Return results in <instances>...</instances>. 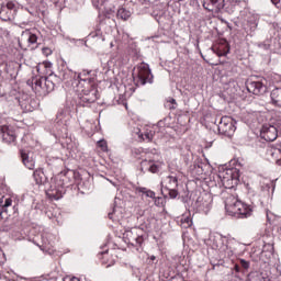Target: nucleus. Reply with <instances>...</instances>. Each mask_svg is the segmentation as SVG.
<instances>
[{"mask_svg":"<svg viewBox=\"0 0 281 281\" xmlns=\"http://www.w3.org/2000/svg\"><path fill=\"white\" fill-rule=\"evenodd\" d=\"M225 210L228 216L234 218H249L254 210L245 202L238 200L235 195L228 194L225 198Z\"/></svg>","mask_w":281,"mask_h":281,"instance_id":"obj_1","label":"nucleus"},{"mask_svg":"<svg viewBox=\"0 0 281 281\" xmlns=\"http://www.w3.org/2000/svg\"><path fill=\"white\" fill-rule=\"evenodd\" d=\"M27 85H32L33 91L36 95H47L54 91L56 83H54V74H50L48 77H34L31 81H27Z\"/></svg>","mask_w":281,"mask_h":281,"instance_id":"obj_2","label":"nucleus"},{"mask_svg":"<svg viewBox=\"0 0 281 281\" xmlns=\"http://www.w3.org/2000/svg\"><path fill=\"white\" fill-rule=\"evenodd\" d=\"M82 82L83 83L79 86H85V88L81 90L79 104L80 106H91V104L98 100V89L93 87V83H91V78L89 77L85 78Z\"/></svg>","mask_w":281,"mask_h":281,"instance_id":"obj_3","label":"nucleus"},{"mask_svg":"<svg viewBox=\"0 0 281 281\" xmlns=\"http://www.w3.org/2000/svg\"><path fill=\"white\" fill-rule=\"evenodd\" d=\"M212 249H215L226 258L234 256V248H232V240L223 235H214L210 238Z\"/></svg>","mask_w":281,"mask_h":281,"instance_id":"obj_4","label":"nucleus"},{"mask_svg":"<svg viewBox=\"0 0 281 281\" xmlns=\"http://www.w3.org/2000/svg\"><path fill=\"white\" fill-rule=\"evenodd\" d=\"M218 179L222 181V186L227 190H232L240 183V170L237 168H229L220 171Z\"/></svg>","mask_w":281,"mask_h":281,"instance_id":"obj_5","label":"nucleus"},{"mask_svg":"<svg viewBox=\"0 0 281 281\" xmlns=\"http://www.w3.org/2000/svg\"><path fill=\"white\" fill-rule=\"evenodd\" d=\"M217 131L224 137H233L234 133H236V121L232 116H222L217 125Z\"/></svg>","mask_w":281,"mask_h":281,"instance_id":"obj_6","label":"nucleus"},{"mask_svg":"<svg viewBox=\"0 0 281 281\" xmlns=\"http://www.w3.org/2000/svg\"><path fill=\"white\" fill-rule=\"evenodd\" d=\"M177 188H179V179L177 176H168L165 179V187H162L161 193L165 196H169V199H177V196H179Z\"/></svg>","mask_w":281,"mask_h":281,"instance_id":"obj_7","label":"nucleus"},{"mask_svg":"<svg viewBox=\"0 0 281 281\" xmlns=\"http://www.w3.org/2000/svg\"><path fill=\"white\" fill-rule=\"evenodd\" d=\"M153 85V72H150V67L148 64L142 63L137 67V81L136 86L137 87H144V85Z\"/></svg>","mask_w":281,"mask_h":281,"instance_id":"obj_8","label":"nucleus"},{"mask_svg":"<svg viewBox=\"0 0 281 281\" xmlns=\"http://www.w3.org/2000/svg\"><path fill=\"white\" fill-rule=\"evenodd\" d=\"M53 78H56L57 82H71L72 80H78L79 85H82V74H76V71L69 69V68H64L59 70L58 76L53 75Z\"/></svg>","mask_w":281,"mask_h":281,"instance_id":"obj_9","label":"nucleus"},{"mask_svg":"<svg viewBox=\"0 0 281 281\" xmlns=\"http://www.w3.org/2000/svg\"><path fill=\"white\" fill-rule=\"evenodd\" d=\"M140 232L142 229L139 228H132L130 231H125V233L123 234L125 243L132 245V247H137V245H142V243H144V236L139 234Z\"/></svg>","mask_w":281,"mask_h":281,"instance_id":"obj_10","label":"nucleus"},{"mask_svg":"<svg viewBox=\"0 0 281 281\" xmlns=\"http://www.w3.org/2000/svg\"><path fill=\"white\" fill-rule=\"evenodd\" d=\"M195 207L199 212L207 214L212 210V195L209 193L200 195L195 201Z\"/></svg>","mask_w":281,"mask_h":281,"instance_id":"obj_11","label":"nucleus"},{"mask_svg":"<svg viewBox=\"0 0 281 281\" xmlns=\"http://www.w3.org/2000/svg\"><path fill=\"white\" fill-rule=\"evenodd\" d=\"M52 183L55 184H50L46 190L47 196H49V199H54L55 201L63 199V194H65V187L60 184V181L56 182L54 179H52Z\"/></svg>","mask_w":281,"mask_h":281,"instance_id":"obj_12","label":"nucleus"},{"mask_svg":"<svg viewBox=\"0 0 281 281\" xmlns=\"http://www.w3.org/2000/svg\"><path fill=\"white\" fill-rule=\"evenodd\" d=\"M246 89L254 95H263V93H267V86L262 81L247 80Z\"/></svg>","mask_w":281,"mask_h":281,"instance_id":"obj_13","label":"nucleus"},{"mask_svg":"<svg viewBox=\"0 0 281 281\" xmlns=\"http://www.w3.org/2000/svg\"><path fill=\"white\" fill-rule=\"evenodd\" d=\"M0 137L5 144H14L16 142V132L12 126L2 125L0 126Z\"/></svg>","mask_w":281,"mask_h":281,"instance_id":"obj_14","label":"nucleus"},{"mask_svg":"<svg viewBox=\"0 0 281 281\" xmlns=\"http://www.w3.org/2000/svg\"><path fill=\"white\" fill-rule=\"evenodd\" d=\"M261 137L266 142H276L278 139V126L272 124L262 125Z\"/></svg>","mask_w":281,"mask_h":281,"instance_id":"obj_15","label":"nucleus"},{"mask_svg":"<svg viewBox=\"0 0 281 281\" xmlns=\"http://www.w3.org/2000/svg\"><path fill=\"white\" fill-rule=\"evenodd\" d=\"M202 5L207 12L218 14L225 8V0H202Z\"/></svg>","mask_w":281,"mask_h":281,"instance_id":"obj_16","label":"nucleus"},{"mask_svg":"<svg viewBox=\"0 0 281 281\" xmlns=\"http://www.w3.org/2000/svg\"><path fill=\"white\" fill-rule=\"evenodd\" d=\"M161 170V165L157 160L144 159L140 161V172H151V175H157Z\"/></svg>","mask_w":281,"mask_h":281,"instance_id":"obj_17","label":"nucleus"},{"mask_svg":"<svg viewBox=\"0 0 281 281\" xmlns=\"http://www.w3.org/2000/svg\"><path fill=\"white\" fill-rule=\"evenodd\" d=\"M33 179L36 186H46V183L49 181V178H47L42 168H38L33 172Z\"/></svg>","mask_w":281,"mask_h":281,"instance_id":"obj_18","label":"nucleus"},{"mask_svg":"<svg viewBox=\"0 0 281 281\" xmlns=\"http://www.w3.org/2000/svg\"><path fill=\"white\" fill-rule=\"evenodd\" d=\"M151 15L159 23V21H161V19H164V16H166V4L165 3L156 4L154 7V11H153Z\"/></svg>","mask_w":281,"mask_h":281,"instance_id":"obj_19","label":"nucleus"},{"mask_svg":"<svg viewBox=\"0 0 281 281\" xmlns=\"http://www.w3.org/2000/svg\"><path fill=\"white\" fill-rule=\"evenodd\" d=\"M212 50L220 57L227 56V54H229V44H227V42H224L222 44L213 46Z\"/></svg>","mask_w":281,"mask_h":281,"instance_id":"obj_20","label":"nucleus"},{"mask_svg":"<svg viewBox=\"0 0 281 281\" xmlns=\"http://www.w3.org/2000/svg\"><path fill=\"white\" fill-rule=\"evenodd\" d=\"M270 99H271V103L274 106H279L281 109V88H274L270 92Z\"/></svg>","mask_w":281,"mask_h":281,"instance_id":"obj_21","label":"nucleus"},{"mask_svg":"<svg viewBox=\"0 0 281 281\" xmlns=\"http://www.w3.org/2000/svg\"><path fill=\"white\" fill-rule=\"evenodd\" d=\"M178 225H180V227H182L183 229L192 227V217H190V215H182L178 220Z\"/></svg>","mask_w":281,"mask_h":281,"instance_id":"obj_22","label":"nucleus"},{"mask_svg":"<svg viewBox=\"0 0 281 281\" xmlns=\"http://www.w3.org/2000/svg\"><path fill=\"white\" fill-rule=\"evenodd\" d=\"M14 16V13L12 12V10H9L5 7H2L0 10V19L2 21H12V18Z\"/></svg>","mask_w":281,"mask_h":281,"instance_id":"obj_23","label":"nucleus"},{"mask_svg":"<svg viewBox=\"0 0 281 281\" xmlns=\"http://www.w3.org/2000/svg\"><path fill=\"white\" fill-rule=\"evenodd\" d=\"M21 158H22V161L24 164V166L26 168H29V170H34V166H35V162L32 158H30V156L26 154V153H21Z\"/></svg>","mask_w":281,"mask_h":281,"instance_id":"obj_24","label":"nucleus"},{"mask_svg":"<svg viewBox=\"0 0 281 281\" xmlns=\"http://www.w3.org/2000/svg\"><path fill=\"white\" fill-rule=\"evenodd\" d=\"M131 11L125 8L119 9L116 13L117 19H121L122 21H128L131 19Z\"/></svg>","mask_w":281,"mask_h":281,"instance_id":"obj_25","label":"nucleus"},{"mask_svg":"<svg viewBox=\"0 0 281 281\" xmlns=\"http://www.w3.org/2000/svg\"><path fill=\"white\" fill-rule=\"evenodd\" d=\"M136 192H138L139 194H145V196H147L148 199H155V191L149 190L145 187L136 188Z\"/></svg>","mask_w":281,"mask_h":281,"instance_id":"obj_26","label":"nucleus"},{"mask_svg":"<svg viewBox=\"0 0 281 281\" xmlns=\"http://www.w3.org/2000/svg\"><path fill=\"white\" fill-rule=\"evenodd\" d=\"M120 213H121V209L120 207H113L112 212H110L108 214L110 221H119L120 220Z\"/></svg>","mask_w":281,"mask_h":281,"instance_id":"obj_27","label":"nucleus"},{"mask_svg":"<svg viewBox=\"0 0 281 281\" xmlns=\"http://www.w3.org/2000/svg\"><path fill=\"white\" fill-rule=\"evenodd\" d=\"M108 3L109 0H92V5L97 8V10H104Z\"/></svg>","mask_w":281,"mask_h":281,"instance_id":"obj_28","label":"nucleus"},{"mask_svg":"<svg viewBox=\"0 0 281 281\" xmlns=\"http://www.w3.org/2000/svg\"><path fill=\"white\" fill-rule=\"evenodd\" d=\"M239 267L241 269V273H247L251 267V263L245 259H239Z\"/></svg>","mask_w":281,"mask_h":281,"instance_id":"obj_29","label":"nucleus"},{"mask_svg":"<svg viewBox=\"0 0 281 281\" xmlns=\"http://www.w3.org/2000/svg\"><path fill=\"white\" fill-rule=\"evenodd\" d=\"M12 205V198H7L3 203V198L0 200V207H2L3 212H8V207Z\"/></svg>","mask_w":281,"mask_h":281,"instance_id":"obj_30","label":"nucleus"},{"mask_svg":"<svg viewBox=\"0 0 281 281\" xmlns=\"http://www.w3.org/2000/svg\"><path fill=\"white\" fill-rule=\"evenodd\" d=\"M29 38H27V43L29 45H36V43L38 42V36H36V34L32 33V32H26Z\"/></svg>","mask_w":281,"mask_h":281,"instance_id":"obj_31","label":"nucleus"},{"mask_svg":"<svg viewBox=\"0 0 281 281\" xmlns=\"http://www.w3.org/2000/svg\"><path fill=\"white\" fill-rule=\"evenodd\" d=\"M90 38H98L99 41H104V36L102 35V31L100 30L90 33Z\"/></svg>","mask_w":281,"mask_h":281,"instance_id":"obj_32","label":"nucleus"},{"mask_svg":"<svg viewBox=\"0 0 281 281\" xmlns=\"http://www.w3.org/2000/svg\"><path fill=\"white\" fill-rule=\"evenodd\" d=\"M49 67H52V64H40V65H37L36 66V71L38 72V74H43L42 71H41V69H47V68H49Z\"/></svg>","mask_w":281,"mask_h":281,"instance_id":"obj_33","label":"nucleus"},{"mask_svg":"<svg viewBox=\"0 0 281 281\" xmlns=\"http://www.w3.org/2000/svg\"><path fill=\"white\" fill-rule=\"evenodd\" d=\"M5 265V252L0 248V267H3Z\"/></svg>","mask_w":281,"mask_h":281,"instance_id":"obj_34","label":"nucleus"},{"mask_svg":"<svg viewBox=\"0 0 281 281\" xmlns=\"http://www.w3.org/2000/svg\"><path fill=\"white\" fill-rule=\"evenodd\" d=\"M42 241L43 245L40 246V248L42 249V251H45V249H47V240L45 239V236H42Z\"/></svg>","mask_w":281,"mask_h":281,"instance_id":"obj_35","label":"nucleus"},{"mask_svg":"<svg viewBox=\"0 0 281 281\" xmlns=\"http://www.w3.org/2000/svg\"><path fill=\"white\" fill-rule=\"evenodd\" d=\"M4 8H7V10H11L13 13L16 12V10H14V3L12 2L7 3Z\"/></svg>","mask_w":281,"mask_h":281,"instance_id":"obj_36","label":"nucleus"},{"mask_svg":"<svg viewBox=\"0 0 281 281\" xmlns=\"http://www.w3.org/2000/svg\"><path fill=\"white\" fill-rule=\"evenodd\" d=\"M98 146L102 148V150H106V142L105 140H99Z\"/></svg>","mask_w":281,"mask_h":281,"instance_id":"obj_37","label":"nucleus"},{"mask_svg":"<svg viewBox=\"0 0 281 281\" xmlns=\"http://www.w3.org/2000/svg\"><path fill=\"white\" fill-rule=\"evenodd\" d=\"M234 271H236V273H243V269L240 268V263H235L234 265Z\"/></svg>","mask_w":281,"mask_h":281,"instance_id":"obj_38","label":"nucleus"},{"mask_svg":"<svg viewBox=\"0 0 281 281\" xmlns=\"http://www.w3.org/2000/svg\"><path fill=\"white\" fill-rule=\"evenodd\" d=\"M271 3H273L278 10H281V0H271Z\"/></svg>","mask_w":281,"mask_h":281,"instance_id":"obj_39","label":"nucleus"},{"mask_svg":"<svg viewBox=\"0 0 281 281\" xmlns=\"http://www.w3.org/2000/svg\"><path fill=\"white\" fill-rule=\"evenodd\" d=\"M63 117H65V113L59 112V113L57 114V120H58V122H61V124H63Z\"/></svg>","mask_w":281,"mask_h":281,"instance_id":"obj_40","label":"nucleus"},{"mask_svg":"<svg viewBox=\"0 0 281 281\" xmlns=\"http://www.w3.org/2000/svg\"><path fill=\"white\" fill-rule=\"evenodd\" d=\"M143 139H148L150 142V139H153V135L150 133H145Z\"/></svg>","mask_w":281,"mask_h":281,"instance_id":"obj_41","label":"nucleus"},{"mask_svg":"<svg viewBox=\"0 0 281 281\" xmlns=\"http://www.w3.org/2000/svg\"><path fill=\"white\" fill-rule=\"evenodd\" d=\"M259 47H262L263 49H269V45L268 44H259Z\"/></svg>","mask_w":281,"mask_h":281,"instance_id":"obj_42","label":"nucleus"},{"mask_svg":"<svg viewBox=\"0 0 281 281\" xmlns=\"http://www.w3.org/2000/svg\"><path fill=\"white\" fill-rule=\"evenodd\" d=\"M149 260H151L153 262H155V260H157V257H156L155 255H151V256L149 257Z\"/></svg>","mask_w":281,"mask_h":281,"instance_id":"obj_43","label":"nucleus"},{"mask_svg":"<svg viewBox=\"0 0 281 281\" xmlns=\"http://www.w3.org/2000/svg\"><path fill=\"white\" fill-rule=\"evenodd\" d=\"M256 27H258V24L255 22V23L252 24V29L256 30Z\"/></svg>","mask_w":281,"mask_h":281,"instance_id":"obj_44","label":"nucleus"},{"mask_svg":"<svg viewBox=\"0 0 281 281\" xmlns=\"http://www.w3.org/2000/svg\"><path fill=\"white\" fill-rule=\"evenodd\" d=\"M3 212H5V211H3V209L0 211V216L3 214Z\"/></svg>","mask_w":281,"mask_h":281,"instance_id":"obj_45","label":"nucleus"},{"mask_svg":"<svg viewBox=\"0 0 281 281\" xmlns=\"http://www.w3.org/2000/svg\"><path fill=\"white\" fill-rule=\"evenodd\" d=\"M147 1H149V3H150V2H155V1H157V0H147Z\"/></svg>","mask_w":281,"mask_h":281,"instance_id":"obj_46","label":"nucleus"},{"mask_svg":"<svg viewBox=\"0 0 281 281\" xmlns=\"http://www.w3.org/2000/svg\"><path fill=\"white\" fill-rule=\"evenodd\" d=\"M46 52H49V48H45Z\"/></svg>","mask_w":281,"mask_h":281,"instance_id":"obj_47","label":"nucleus"},{"mask_svg":"<svg viewBox=\"0 0 281 281\" xmlns=\"http://www.w3.org/2000/svg\"><path fill=\"white\" fill-rule=\"evenodd\" d=\"M172 102H175V99H172Z\"/></svg>","mask_w":281,"mask_h":281,"instance_id":"obj_48","label":"nucleus"}]
</instances>
